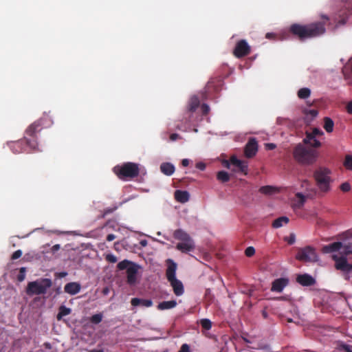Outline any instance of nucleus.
Masks as SVG:
<instances>
[{
	"label": "nucleus",
	"mask_w": 352,
	"mask_h": 352,
	"mask_svg": "<svg viewBox=\"0 0 352 352\" xmlns=\"http://www.w3.org/2000/svg\"><path fill=\"white\" fill-rule=\"evenodd\" d=\"M53 121L48 115H44L41 119L31 124L25 131V136L23 140L13 142L10 144V148L14 153H20L26 151V147L31 150L38 149V143L36 138L43 128L50 127Z\"/></svg>",
	"instance_id": "f257e3e1"
},
{
	"label": "nucleus",
	"mask_w": 352,
	"mask_h": 352,
	"mask_svg": "<svg viewBox=\"0 0 352 352\" xmlns=\"http://www.w3.org/2000/svg\"><path fill=\"white\" fill-rule=\"evenodd\" d=\"M342 249L341 255H332V259L335 262V268L343 273L346 280L352 278V250L350 245L344 244L337 241L326 245L322 248L324 254L336 252Z\"/></svg>",
	"instance_id": "f03ea898"
},
{
	"label": "nucleus",
	"mask_w": 352,
	"mask_h": 352,
	"mask_svg": "<svg viewBox=\"0 0 352 352\" xmlns=\"http://www.w3.org/2000/svg\"><path fill=\"white\" fill-rule=\"evenodd\" d=\"M325 25L324 22L320 21L306 25L294 23L289 27V32L300 41H304L306 39L318 37L324 34Z\"/></svg>",
	"instance_id": "7ed1b4c3"
},
{
	"label": "nucleus",
	"mask_w": 352,
	"mask_h": 352,
	"mask_svg": "<svg viewBox=\"0 0 352 352\" xmlns=\"http://www.w3.org/2000/svg\"><path fill=\"white\" fill-rule=\"evenodd\" d=\"M293 157L296 162L302 165H311L318 158L316 151L307 147L304 144H297L293 150Z\"/></svg>",
	"instance_id": "20e7f679"
},
{
	"label": "nucleus",
	"mask_w": 352,
	"mask_h": 352,
	"mask_svg": "<svg viewBox=\"0 0 352 352\" xmlns=\"http://www.w3.org/2000/svg\"><path fill=\"white\" fill-rule=\"evenodd\" d=\"M114 173L122 180H129L137 177L140 174L139 164L134 162H125L113 168Z\"/></svg>",
	"instance_id": "39448f33"
},
{
	"label": "nucleus",
	"mask_w": 352,
	"mask_h": 352,
	"mask_svg": "<svg viewBox=\"0 0 352 352\" xmlns=\"http://www.w3.org/2000/svg\"><path fill=\"white\" fill-rule=\"evenodd\" d=\"M330 174L331 171L326 168H320L314 173L316 185L322 193H327L330 190V183L331 182Z\"/></svg>",
	"instance_id": "423d86ee"
},
{
	"label": "nucleus",
	"mask_w": 352,
	"mask_h": 352,
	"mask_svg": "<svg viewBox=\"0 0 352 352\" xmlns=\"http://www.w3.org/2000/svg\"><path fill=\"white\" fill-rule=\"evenodd\" d=\"M52 285L50 278H41L28 283L26 293L29 296L45 294Z\"/></svg>",
	"instance_id": "0eeeda50"
},
{
	"label": "nucleus",
	"mask_w": 352,
	"mask_h": 352,
	"mask_svg": "<svg viewBox=\"0 0 352 352\" xmlns=\"http://www.w3.org/2000/svg\"><path fill=\"white\" fill-rule=\"evenodd\" d=\"M296 258L302 262H314L316 261L317 254L314 248L311 246H306L298 249Z\"/></svg>",
	"instance_id": "6e6552de"
},
{
	"label": "nucleus",
	"mask_w": 352,
	"mask_h": 352,
	"mask_svg": "<svg viewBox=\"0 0 352 352\" xmlns=\"http://www.w3.org/2000/svg\"><path fill=\"white\" fill-rule=\"evenodd\" d=\"M301 187L305 188L307 191L310 192H309L306 196L301 192H297L296 194V197L298 199V201L295 204V206L298 208H301L304 205L306 201V197L311 196V194L315 195L316 192V190L311 187L310 182L307 179H305L302 182Z\"/></svg>",
	"instance_id": "1a4fd4ad"
},
{
	"label": "nucleus",
	"mask_w": 352,
	"mask_h": 352,
	"mask_svg": "<svg viewBox=\"0 0 352 352\" xmlns=\"http://www.w3.org/2000/svg\"><path fill=\"white\" fill-rule=\"evenodd\" d=\"M344 8L338 11V15L340 18L339 23L344 24L348 18L352 15V0H342Z\"/></svg>",
	"instance_id": "9d476101"
},
{
	"label": "nucleus",
	"mask_w": 352,
	"mask_h": 352,
	"mask_svg": "<svg viewBox=\"0 0 352 352\" xmlns=\"http://www.w3.org/2000/svg\"><path fill=\"white\" fill-rule=\"evenodd\" d=\"M250 53V47L245 40H240L236 44L233 54L236 58H242Z\"/></svg>",
	"instance_id": "9b49d317"
},
{
	"label": "nucleus",
	"mask_w": 352,
	"mask_h": 352,
	"mask_svg": "<svg viewBox=\"0 0 352 352\" xmlns=\"http://www.w3.org/2000/svg\"><path fill=\"white\" fill-rule=\"evenodd\" d=\"M139 268L140 266L136 263L132 264V265L128 267L126 271V281L130 285H133L136 283L137 274Z\"/></svg>",
	"instance_id": "f8f14e48"
},
{
	"label": "nucleus",
	"mask_w": 352,
	"mask_h": 352,
	"mask_svg": "<svg viewBox=\"0 0 352 352\" xmlns=\"http://www.w3.org/2000/svg\"><path fill=\"white\" fill-rule=\"evenodd\" d=\"M257 151H258L257 142L255 138H251L245 146V148H244L245 155L248 158H251L256 155Z\"/></svg>",
	"instance_id": "ddd939ff"
},
{
	"label": "nucleus",
	"mask_w": 352,
	"mask_h": 352,
	"mask_svg": "<svg viewBox=\"0 0 352 352\" xmlns=\"http://www.w3.org/2000/svg\"><path fill=\"white\" fill-rule=\"evenodd\" d=\"M167 265V269L166 270V276L168 280H173L176 278V270H177V263L172 259L168 258L166 261Z\"/></svg>",
	"instance_id": "4468645a"
},
{
	"label": "nucleus",
	"mask_w": 352,
	"mask_h": 352,
	"mask_svg": "<svg viewBox=\"0 0 352 352\" xmlns=\"http://www.w3.org/2000/svg\"><path fill=\"white\" fill-rule=\"evenodd\" d=\"M195 248V243L192 239H190L188 241L178 243L176 245L177 250L181 251L182 253L186 254L193 251Z\"/></svg>",
	"instance_id": "2eb2a0df"
},
{
	"label": "nucleus",
	"mask_w": 352,
	"mask_h": 352,
	"mask_svg": "<svg viewBox=\"0 0 352 352\" xmlns=\"http://www.w3.org/2000/svg\"><path fill=\"white\" fill-rule=\"evenodd\" d=\"M288 284L289 279L287 278H279L275 279L272 282L271 291L276 292H281Z\"/></svg>",
	"instance_id": "dca6fc26"
},
{
	"label": "nucleus",
	"mask_w": 352,
	"mask_h": 352,
	"mask_svg": "<svg viewBox=\"0 0 352 352\" xmlns=\"http://www.w3.org/2000/svg\"><path fill=\"white\" fill-rule=\"evenodd\" d=\"M296 281L302 286H312L316 283L315 278L308 274H299L296 277Z\"/></svg>",
	"instance_id": "f3484780"
},
{
	"label": "nucleus",
	"mask_w": 352,
	"mask_h": 352,
	"mask_svg": "<svg viewBox=\"0 0 352 352\" xmlns=\"http://www.w3.org/2000/svg\"><path fill=\"white\" fill-rule=\"evenodd\" d=\"M230 163L232 165L236 167L238 170L243 173L244 175L248 174V166L246 162L239 160L235 156H232L230 158Z\"/></svg>",
	"instance_id": "a211bd4d"
},
{
	"label": "nucleus",
	"mask_w": 352,
	"mask_h": 352,
	"mask_svg": "<svg viewBox=\"0 0 352 352\" xmlns=\"http://www.w3.org/2000/svg\"><path fill=\"white\" fill-rule=\"evenodd\" d=\"M168 282L173 287L174 294L177 296H180L184 294V288L181 280H178L177 278H174L173 280H168Z\"/></svg>",
	"instance_id": "6ab92c4d"
},
{
	"label": "nucleus",
	"mask_w": 352,
	"mask_h": 352,
	"mask_svg": "<svg viewBox=\"0 0 352 352\" xmlns=\"http://www.w3.org/2000/svg\"><path fill=\"white\" fill-rule=\"evenodd\" d=\"M81 289V286L78 283L70 282L67 283L64 287L65 292L70 295L78 294Z\"/></svg>",
	"instance_id": "aec40b11"
},
{
	"label": "nucleus",
	"mask_w": 352,
	"mask_h": 352,
	"mask_svg": "<svg viewBox=\"0 0 352 352\" xmlns=\"http://www.w3.org/2000/svg\"><path fill=\"white\" fill-rule=\"evenodd\" d=\"M174 196L176 201L182 204L187 202L190 199V195L186 190H177L175 192Z\"/></svg>",
	"instance_id": "412c9836"
},
{
	"label": "nucleus",
	"mask_w": 352,
	"mask_h": 352,
	"mask_svg": "<svg viewBox=\"0 0 352 352\" xmlns=\"http://www.w3.org/2000/svg\"><path fill=\"white\" fill-rule=\"evenodd\" d=\"M131 304L134 307L141 305L146 307H150L153 305V301L150 299L133 298L131 300Z\"/></svg>",
	"instance_id": "4be33fe9"
},
{
	"label": "nucleus",
	"mask_w": 352,
	"mask_h": 352,
	"mask_svg": "<svg viewBox=\"0 0 352 352\" xmlns=\"http://www.w3.org/2000/svg\"><path fill=\"white\" fill-rule=\"evenodd\" d=\"M175 166L170 162H164L160 165V170L166 175L170 176L175 172Z\"/></svg>",
	"instance_id": "5701e85b"
},
{
	"label": "nucleus",
	"mask_w": 352,
	"mask_h": 352,
	"mask_svg": "<svg viewBox=\"0 0 352 352\" xmlns=\"http://www.w3.org/2000/svg\"><path fill=\"white\" fill-rule=\"evenodd\" d=\"M305 138L303 139L302 142L305 145H309L312 148H318L321 146V142L316 139V137L308 140V131L305 133Z\"/></svg>",
	"instance_id": "b1692460"
},
{
	"label": "nucleus",
	"mask_w": 352,
	"mask_h": 352,
	"mask_svg": "<svg viewBox=\"0 0 352 352\" xmlns=\"http://www.w3.org/2000/svg\"><path fill=\"white\" fill-rule=\"evenodd\" d=\"M177 303L175 300H169V301H163L158 304L157 309L159 310H166L170 309L177 306Z\"/></svg>",
	"instance_id": "393cba45"
},
{
	"label": "nucleus",
	"mask_w": 352,
	"mask_h": 352,
	"mask_svg": "<svg viewBox=\"0 0 352 352\" xmlns=\"http://www.w3.org/2000/svg\"><path fill=\"white\" fill-rule=\"evenodd\" d=\"M173 237L175 239L185 241H188L190 239H192L188 233H186L185 231L182 230V229H177L175 230L173 233Z\"/></svg>",
	"instance_id": "a878e982"
},
{
	"label": "nucleus",
	"mask_w": 352,
	"mask_h": 352,
	"mask_svg": "<svg viewBox=\"0 0 352 352\" xmlns=\"http://www.w3.org/2000/svg\"><path fill=\"white\" fill-rule=\"evenodd\" d=\"M334 122L329 117H324L323 119V128L327 133H331L333 131Z\"/></svg>",
	"instance_id": "bb28decb"
},
{
	"label": "nucleus",
	"mask_w": 352,
	"mask_h": 352,
	"mask_svg": "<svg viewBox=\"0 0 352 352\" xmlns=\"http://www.w3.org/2000/svg\"><path fill=\"white\" fill-rule=\"evenodd\" d=\"M289 219L287 217H280L276 219L272 223V227L274 228H279L282 227L283 225H286L289 223Z\"/></svg>",
	"instance_id": "cd10ccee"
},
{
	"label": "nucleus",
	"mask_w": 352,
	"mask_h": 352,
	"mask_svg": "<svg viewBox=\"0 0 352 352\" xmlns=\"http://www.w3.org/2000/svg\"><path fill=\"white\" fill-rule=\"evenodd\" d=\"M71 311L72 310L70 308L61 305L58 309V313L56 316L57 320H60L63 316L70 314Z\"/></svg>",
	"instance_id": "c85d7f7f"
},
{
	"label": "nucleus",
	"mask_w": 352,
	"mask_h": 352,
	"mask_svg": "<svg viewBox=\"0 0 352 352\" xmlns=\"http://www.w3.org/2000/svg\"><path fill=\"white\" fill-rule=\"evenodd\" d=\"M217 178L219 182L225 183L228 182L230 180V177L228 173H227L226 171L221 170L217 173Z\"/></svg>",
	"instance_id": "c756f323"
},
{
	"label": "nucleus",
	"mask_w": 352,
	"mask_h": 352,
	"mask_svg": "<svg viewBox=\"0 0 352 352\" xmlns=\"http://www.w3.org/2000/svg\"><path fill=\"white\" fill-rule=\"evenodd\" d=\"M298 97L300 99H307L311 95V90L309 88H301L298 91Z\"/></svg>",
	"instance_id": "7c9ffc66"
},
{
	"label": "nucleus",
	"mask_w": 352,
	"mask_h": 352,
	"mask_svg": "<svg viewBox=\"0 0 352 352\" xmlns=\"http://www.w3.org/2000/svg\"><path fill=\"white\" fill-rule=\"evenodd\" d=\"M199 105V100L197 97L194 96L190 98V102H189V111L191 112H193L196 110V109Z\"/></svg>",
	"instance_id": "2f4dec72"
},
{
	"label": "nucleus",
	"mask_w": 352,
	"mask_h": 352,
	"mask_svg": "<svg viewBox=\"0 0 352 352\" xmlns=\"http://www.w3.org/2000/svg\"><path fill=\"white\" fill-rule=\"evenodd\" d=\"M259 192L264 195H272L276 192V188L272 186H264L259 188Z\"/></svg>",
	"instance_id": "473e14b6"
},
{
	"label": "nucleus",
	"mask_w": 352,
	"mask_h": 352,
	"mask_svg": "<svg viewBox=\"0 0 352 352\" xmlns=\"http://www.w3.org/2000/svg\"><path fill=\"white\" fill-rule=\"evenodd\" d=\"M132 264H135V263L125 259V260H123V261H120V263H118L117 267H118V270H127L128 267L129 266L132 265Z\"/></svg>",
	"instance_id": "72a5a7b5"
},
{
	"label": "nucleus",
	"mask_w": 352,
	"mask_h": 352,
	"mask_svg": "<svg viewBox=\"0 0 352 352\" xmlns=\"http://www.w3.org/2000/svg\"><path fill=\"white\" fill-rule=\"evenodd\" d=\"M324 135V132L318 129V128H314L311 132H308V140H310L312 138L317 137V136H321Z\"/></svg>",
	"instance_id": "f704fd0d"
},
{
	"label": "nucleus",
	"mask_w": 352,
	"mask_h": 352,
	"mask_svg": "<svg viewBox=\"0 0 352 352\" xmlns=\"http://www.w3.org/2000/svg\"><path fill=\"white\" fill-rule=\"evenodd\" d=\"M343 165L347 170L352 171V155H346L345 156Z\"/></svg>",
	"instance_id": "c9c22d12"
},
{
	"label": "nucleus",
	"mask_w": 352,
	"mask_h": 352,
	"mask_svg": "<svg viewBox=\"0 0 352 352\" xmlns=\"http://www.w3.org/2000/svg\"><path fill=\"white\" fill-rule=\"evenodd\" d=\"M102 314H94L90 318L91 322H92L93 324H96L100 323L102 321Z\"/></svg>",
	"instance_id": "e433bc0d"
},
{
	"label": "nucleus",
	"mask_w": 352,
	"mask_h": 352,
	"mask_svg": "<svg viewBox=\"0 0 352 352\" xmlns=\"http://www.w3.org/2000/svg\"><path fill=\"white\" fill-rule=\"evenodd\" d=\"M202 328L209 330L212 327V322L209 319H202L200 322Z\"/></svg>",
	"instance_id": "4c0bfd02"
},
{
	"label": "nucleus",
	"mask_w": 352,
	"mask_h": 352,
	"mask_svg": "<svg viewBox=\"0 0 352 352\" xmlns=\"http://www.w3.org/2000/svg\"><path fill=\"white\" fill-rule=\"evenodd\" d=\"M26 272L25 267H21L19 270V274L17 276V279L19 281L21 282L25 279V274Z\"/></svg>",
	"instance_id": "58836bf2"
},
{
	"label": "nucleus",
	"mask_w": 352,
	"mask_h": 352,
	"mask_svg": "<svg viewBox=\"0 0 352 352\" xmlns=\"http://www.w3.org/2000/svg\"><path fill=\"white\" fill-rule=\"evenodd\" d=\"M254 254H255V249L252 246L247 248L245 250V254L248 257H251Z\"/></svg>",
	"instance_id": "ea45409f"
},
{
	"label": "nucleus",
	"mask_w": 352,
	"mask_h": 352,
	"mask_svg": "<svg viewBox=\"0 0 352 352\" xmlns=\"http://www.w3.org/2000/svg\"><path fill=\"white\" fill-rule=\"evenodd\" d=\"M340 190L343 192H348L351 190V185L348 182H344L340 185Z\"/></svg>",
	"instance_id": "a19ab883"
},
{
	"label": "nucleus",
	"mask_w": 352,
	"mask_h": 352,
	"mask_svg": "<svg viewBox=\"0 0 352 352\" xmlns=\"http://www.w3.org/2000/svg\"><path fill=\"white\" fill-rule=\"evenodd\" d=\"M201 110L203 115H207L210 111V107L207 104H202L201 106Z\"/></svg>",
	"instance_id": "79ce46f5"
},
{
	"label": "nucleus",
	"mask_w": 352,
	"mask_h": 352,
	"mask_svg": "<svg viewBox=\"0 0 352 352\" xmlns=\"http://www.w3.org/2000/svg\"><path fill=\"white\" fill-rule=\"evenodd\" d=\"M106 260L111 263H115L117 262V258L116 256L111 254H109L106 256Z\"/></svg>",
	"instance_id": "37998d69"
},
{
	"label": "nucleus",
	"mask_w": 352,
	"mask_h": 352,
	"mask_svg": "<svg viewBox=\"0 0 352 352\" xmlns=\"http://www.w3.org/2000/svg\"><path fill=\"white\" fill-rule=\"evenodd\" d=\"M22 254H23V252L21 250H18L15 251L12 254V256H11L12 260H16V259L20 258L22 256Z\"/></svg>",
	"instance_id": "c03bdc74"
},
{
	"label": "nucleus",
	"mask_w": 352,
	"mask_h": 352,
	"mask_svg": "<svg viewBox=\"0 0 352 352\" xmlns=\"http://www.w3.org/2000/svg\"><path fill=\"white\" fill-rule=\"evenodd\" d=\"M178 352H190V347L187 344H183Z\"/></svg>",
	"instance_id": "a18cd8bd"
},
{
	"label": "nucleus",
	"mask_w": 352,
	"mask_h": 352,
	"mask_svg": "<svg viewBox=\"0 0 352 352\" xmlns=\"http://www.w3.org/2000/svg\"><path fill=\"white\" fill-rule=\"evenodd\" d=\"M342 349L345 352H352V346L344 344L342 345Z\"/></svg>",
	"instance_id": "49530a36"
},
{
	"label": "nucleus",
	"mask_w": 352,
	"mask_h": 352,
	"mask_svg": "<svg viewBox=\"0 0 352 352\" xmlns=\"http://www.w3.org/2000/svg\"><path fill=\"white\" fill-rule=\"evenodd\" d=\"M265 147L267 150H273L276 147V146L274 143H267L265 144Z\"/></svg>",
	"instance_id": "de8ad7c7"
},
{
	"label": "nucleus",
	"mask_w": 352,
	"mask_h": 352,
	"mask_svg": "<svg viewBox=\"0 0 352 352\" xmlns=\"http://www.w3.org/2000/svg\"><path fill=\"white\" fill-rule=\"evenodd\" d=\"M181 137L179 136V134L177 133H172L170 135V141H175L178 139H180Z\"/></svg>",
	"instance_id": "09e8293b"
},
{
	"label": "nucleus",
	"mask_w": 352,
	"mask_h": 352,
	"mask_svg": "<svg viewBox=\"0 0 352 352\" xmlns=\"http://www.w3.org/2000/svg\"><path fill=\"white\" fill-rule=\"evenodd\" d=\"M265 38L268 39H274L276 38V34L272 32H268L265 34Z\"/></svg>",
	"instance_id": "8fccbe9b"
},
{
	"label": "nucleus",
	"mask_w": 352,
	"mask_h": 352,
	"mask_svg": "<svg viewBox=\"0 0 352 352\" xmlns=\"http://www.w3.org/2000/svg\"><path fill=\"white\" fill-rule=\"evenodd\" d=\"M346 111L349 113L352 114V100L347 104Z\"/></svg>",
	"instance_id": "3c124183"
},
{
	"label": "nucleus",
	"mask_w": 352,
	"mask_h": 352,
	"mask_svg": "<svg viewBox=\"0 0 352 352\" xmlns=\"http://www.w3.org/2000/svg\"><path fill=\"white\" fill-rule=\"evenodd\" d=\"M196 166L197 168H199V170H204L206 168L205 164L202 163V162L197 163Z\"/></svg>",
	"instance_id": "603ef678"
},
{
	"label": "nucleus",
	"mask_w": 352,
	"mask_h": 352,
	"mask_svg": "<svg viewBox=\"0 0 352 352\" xmlns=\"http://www.w3.org/2000/svg\"><path fill=\"white\" fill-rule=\"evenodd\" d=\"M307 113L311 115L312 117H316L318 115V111L315 109H311L308 111Z\"/></svg>",
	"instance_id": "864d4df0"
},
{
	"label": "nucleus",
	"mask_w": 352,
	"mask_h": 352,
	"mask_svg": "<svg viewBox=\"0 0 352 352\" xmlns=\"http://www.w3.org/2000/svg\"><path fill=\"white\" fill-rule=\"evenodd\" d=\"M116 239V236L113 234H109L107 236V241H112Z\"/></svg>",
	"instance_id": "5fc2aeb1"
},
{
	"label": "nucleus",
	"mask_w": 352,
	"mask_h": 352,
	"mask_svg": "<svg viewBox=\"0 0 352 352\" xmlns=\"http://www.w3.org/2000/svg\"><path fill=\"white\" fill-rule=\"evenodd\" d=\"M288 243L292 245L295 242V236L294 234H291L289 239L287 241Z\"/></svg>",
	"instance_id": "6e6d98bb"
},
{
	"label": "nucleus",
	"mask_w": 352,
	"mask_h": 352,
	"mask_svg": "<svg viewBox=\"0 0 352 352\" xmlns=\"http://www.w3.org/2000/svg\"><path fill=\"white\" fill-rule=\"evenodd\" d=\"M60 249V245L56 244L52 247V252H55L56 251H58Z\"/></svg>",
	"instance_id": "4d7b16f0"
},
{
	"label": "nucleus",
	"mask_w": 352,
	"mask_h": 352,
	"mask_svg": "<svg viewBox=\"0 0 352 352\" xmlns=\"http://www.w3.org/2000/svg\"><path fill=\"white\" fill-rule=\"evenodd\" d=\"M189 164V160L188 159H184L182 161V165L183 166H187Z\"/></svg>",
	"instance_id": "13d9d810"
},
{
	"label": "nucleus",
	"mask_w": 352,
	"mask_h": 352,
	"mask_svg": "<svg viewBox=\"0 0 352 352\" xmlns=\"http://www.w3.org/2000/svg\"><path fill=\"white\" fill-rule=\"evenodd\" d=\"M223 165L225 167L228 168H230V166L232 165L231 163H230V161H224L223 162Z\"/></svg>",
	"instance_id": "bf43d9fd"
},
{
	"label": "nucleus",
	"mask_w": 352,
	"mask_h": 352,
	"mask_svg": "<svg viewBox=\"0 0 352 352\" xmlns=\"http://www.w3.org/2000/svg\"><path fill=\"white\" fill-rule=\"evenodd\" d=\"M212 83H213V82L212 80L208 82V83L207 85V89L208 91L210 89L211 87L212 86Z\"/></svg>",
	"instance_id": "052dcab7"
},
{
	"label": "nucleus",
	"mask_w": 352,
	"mask_h": 352,
	"mask_svg": "<svg viewBox=\"0 0 352 352\" xmlns=\"http://www.w3.org/2000/svg\"><path fill=\"white\" fill-rule=\"evenodd\" d=\"M89 352H104L102 349H91Z\"/></svg>",
	"instance_id": "680f3d73"
},
{
	"label": "nucleus",
	"mask_w": 352,
	"mask_h": 352,
	"mask_svg": "<svg viewBox=\"0 0 352 352\" xmlns=\"http://www.w3.org/2000/svg\"><path fill=\"white\" fill-rule=\"evenodd\" d=\"M346 234L349 236H351L352 237V229L351 230H349L347 232H346Z\"/></svg>",
	"instance_id": "e2e57ef3"
},
{
	"label": "nucleus",
	"mask_w": 352,
	"mask_h": 352,
	"mask_svg": "<svg viewBox=\"0 0 352 352\" xmlns=\"http://www.w3.org/2000/svg\"><path fill=\"white\" fill-rule=\"evenodd\" d=\"M322 17L323 19H326V21H328V20H329V17H328L327 16H324V15H323V16H322Z\"/></svg>",
	"instance_id": "0e129e2a"
},
{
	"label": "nucleus",
	"mask_w": 352,
	"mask_h": 352,
	"mask_svg": "<svg viewBox=\"0 0 352 352\" xmlns=\"http://www.w3.org/2000/svg\"><path fill=\"white\" fill-rule=\"evenodd\" d=\"M103 293H104V294H107V293H108V289H107V288L104 289V290H103Z\"/></svg>",
	"instance_id": "69168bd1"
},
{
	"label": "nucleus",
	"mask_w": 352,
	"mask_h": 352,
	"mask_svg": "<svg viewBox=\"0 0 352 352\" xmlns=\"http://www.w3.org/2000/svg\"><path fill=\"white\" fill-rule=\"evenodd\" d=\"M45 345L47 348H50V344L49 343H45Z\"/></svg>",
	"instance_id": "338daca9"
},
{
	"label": "nucleus",
	"mask_w": 352,
	"mask_h": 352,
	"mask_svg": "<svg viewBox=\"0 0 352 352\" xmlns=\"http://www.w3.org/2000/svg\"><path fill=\"white\" fill-rule=\"evenodd\" d=\"M141 243H142V245H144L146 244V241H144V242L142 241Z\"/></svg>",
	"instance_id": "774afa93"
}]
</instances>
